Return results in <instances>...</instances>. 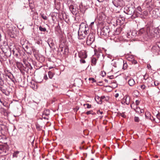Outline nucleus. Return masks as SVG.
Returning a JSON list of instances; mask_svg holds the SVG:
<instances>
[{
    "instance_id": "nucleus-37",
    "label": "nucleus",
    "mask_w": 160,
    "mask_h": 160,
    "mask_svg": "<svg viewBox=\"0 0 160 160\" xmlns=\"http://www.w3.org/2000/svg\"><path fill=\"white\" fill-rule=\"evenodd\" d=\"M65 52H68V49L67 48H66L65 49Z\"/></svg>"
},
{
    "instance_id": "nucleus-29",
    "label": "nucleus",
    "mask_w": 160,
    "mask_h": 160,
    "mask_svg": "<svg viewBox=\"0 0 160 160\" xmlns=\"http://www.w3.org/2000/svg\"><path fill=\"white\" fill-rule=\"evenodd\" d=\"M44 78L45 80H47L48 79L47 76L46 74L44 75Z\"/></svg>"
},
{
    "instance_id": "nucleus-10",
    "label": "nucleus",
    "mask_w": 160,
    "mask_h": 160,
    "mask_svg": "<svg viewBox=\"0 0 160 160\" xmlns=\"http://www.w3.org/2000/svg\"><path fill=\"white\" fill-rule=\"evenodd\" d=\"M128 83L130 86H133L135 85V82L133 79L131 78L128 81Z\"/></svg>"
},
{
    "instance_id": "nucleus-22",
    "label": "nucleus",
    "mask_w": 160,
    "mask_h": 160,
    "mask_svg": "<svg viewBox=\"0 0 160 160\" xmlns=\"http://www.w3.org/2000/svg\"><path fill=\"white\" fill-rule=\"evenodd\" d=\"M84 106L85 107L86 106V107L88 108H91V105H89V104L88 103L84 104Z\"/></svg>"
},
{
    "instance_id": "nucleus-5",
    "label": "nucleus",
    "mask_w": 160,
    "mask_h": 160,
    "mask_svg": "<svg viewBox=\"0 0 160 160\" xmlns=\"http://www.w3.org/2000/svg\"><path fill=\"white\" fill-rule=\"evenodd\" d=\"M130 97L128 96H125L123 99V101L126 104L128 105L129 103Z\"/></svg>"
},
{
    "instance_id": "nucleus-36",
    "label": "nucleus",
    "mask_w": 160,
    "mask_h": 160,
    "mask_svg": "<svg viewBox=\"0 0 160 160\" xmlns=\"http://www.w3.org/2000/svg\"><path fill=\"white\" fill-rule=\"evenodd\" d=\"M3 148V147L2 146H0V150H2Z\"/></svg>"
},
{
    "instance_id": "nucleus-18",
    "label": "nucleus",
    "mask_w": 160,
    "mask_h": 160,
    "mask_svg": "<svg viewBox=\"0 0 160 160\" xmlns=\"http://www.w3.org/2000/svg\"><path fill=\"white\" fill-rule=\"evenodd\" d=\"M41 17L44 20H47V17L44 14H41Z\"/></svg>"
},
{
    "instance_id": "nucleus-12",
    "label": "nucleus",
    "mask_w": 160,
    "mask_h": 160,
    "mask_svg": "<svg viewBox=\"0 0 160 160\" xmlns=\"http://www.w3.org/2000/svg\"><path fill=\"white\" fill-rule=\"evenodd\" d=\"M48 41V43L50 47L51 48L52 47L54 44V43L53 42V41Z\"/></svg>"
},
{
    "instance_id": "nucleus-14",
    "label": "nucleus",
    "mask_w": 160,
    "mask_h": 160,
    "mask_svg": "<svg viewBox=\"0 0 160 160\" xmlns=\"http://www.w3.org/2000/svg\"><path fill=\"white\" fill-rule=\"evenodd\" d=\"M19 153V152L16 151L14 152L13 154L12 157L13 158H17L18 156V155Z\"/></svg>"
},
{
    "instance_id": "nucleus-43",
    "label": "nucleus",
    "mask_w": 160,
    "mask_h": 160,
    "mask_svg": "<svg viewBox=\"0 0 160 160\" xmlns=\"http://www.w3.org/2000/svg\"><path fill=\"white\" fill-rule=\"evenodd\" d=\"M0 102H1V100H0Z\"/></svg>"
},
{
    "instance_id": "nucleus-21",
    "label": "nucleus",
    "mask_w": 160,
    "mask_h": 160,
    "mask_svg": "<svg viewBox=\"0 0 160 160\" xmlns=\"http://www.w3.org/2000/svg\"><path fill=\"white\" fill-rule=\"evenodd\" d=\"M118 115L119 116H121V117L123 118H125L126 117V115H125L124 113H120L119 114H118Z\"/></svg>"
},
{
    "instance_id": "nucleus-3",
    "label": "nucleus",
    "mask_w": 160,
    "mask_h": 160,
    "mask_svg": "<svg viewBox=\"0 0 160 160\" xmlns=\"http://www.w3.org/2000/svg\"><path fill=\"white\" fill-rule=\"evenodd\" d=\"M109 28L108 27H104L101 30V33L103 35H107L109 32Z\"/></svg>"
},
{
    "instance_id": "nucleus-1",
    "label": "nucleus",
    "mask_w": 160,
    "mask_h": 160,
    "mask_svg": "<svg viewBox=\"0 0 160 160\" xmlns=\"http://www.w3.org/2000/svg\"><path fill=\"white\" fill-rule=\"evenodd\" d=\"M152 29V28L149 26H147L144 28H142L140 29L138 31V35H141L142 34L144 33L146 35H147L150 38H152L155 36L154 34L150 32V30Z\"/></svg>"
},
{
    "instance_id": "nucleus-35",
    "label": "nucleus",
    "mask_w": 160,
    "mask_h": 160,
    "mask_svg": "<svg viewBox=\"0 0 160 160\" xmlns=\"http://www.w3.org/2000/svg\"><path fill=\"white\" fill-rule=\"evenodd\" d=\"M127 37L128 38H130V35L128 34V33H127Z\"/></svg>"
},
{
    "instance_id": "nucleus-9",
    "label": "nucleus",
    "mask_w": 160,
    "mask_h": 160,
    "mask_svg": "<svg viewBox=\"0 0 160 160\" xmlns=\"http://www.w3.org/2000/svg\"><path fill=\"white\" fill-rule=\"evenodd\" d=\"M87 40H95V35L93 33H90L89 34L87 37Z\"/></svg>"
},
{
    "instance_id": "nucleus-17",
    "label": "nucleus",
    "mask_w": 160,
    "mask_h": 160,
    "mask_svg": "<svg viewBox=\"0 0 160 160\" xmlns=\"http://www.w3.org/2000/svg\"><path fill=\"white\" fill-rule=\"evenodd\" d=\"M92 63L94 64H96L97 62L96 59L94 57H92Z\"/></svg>"
},
{
    "instance_id": "nucleus-24",
    "label": "nucleus",
    "mask_w": 160,
    "mask_h": 160,
    "mask_svg": "<svg viewBox=\"0 0 160 160\" xmlns=\"http://www.w3.org/2000/svg\"><path fill=\"white\" fill-rule=\"evenodd\" d=\"M89 80L90 81H92V83H93V82H95V81L94 79V78H89Z\"/></svg>"
},
{
    "instance_id": "nucleus-32",
    "label": "nucleus",
    "mask_w": 160,
    "mask_h": 160,
    "mask_svg": "<svg viewBox=\"0 0 160 160\" xmlns=\"http://www.w3.org/2000/svg\"><path fill=\"white\" fill-rule=\"evenodd\" d=\"M59 47H60V48L59 49H60V50L62 52V50H63L62 47H61L60 46Z\"/></svg>"
},
{
    "instance_id": "nucleus-16",
    "label": "nucleus",
    "mask_w": 160,
    "mask_h": 160,
    "mask_svg": "<svg viewBox=\"0 0 160 160\" xmlns=\"http://www.w3.org/2000/svg\"><path fill=\"white\" fill-rule=\"evenodd\" d=\"M39 30L41 32H45L46 31V29L45 28H43L41 26L39 27Z\"/></svg>"
},
{
    "instance_id": "nucleus-31",
    "label": "nucleus",
    "mask_w": 160,
    "mask_h": 160,
    "mask_svg": "<svg viewBox=\"0 0 160 160\" xmlns=\"http://www.w3.org/2000/svg\"><path fill=\"white\" fill-rule=\"evenodd\" d=\"M81 62L82 63H84L85 62V61L84 60H81Z\"/></svg>"
},
{
    "instance_id": "nucleus-11",
    "label": "nucleus",
    "mask_w": 160,
    "mask_h": 160,
    "mask_svg": "<svg viewBox=\"0 0 160 160\" xmlns=\"http://www.w3.org/2000/svg\"><path fill=\"white\" fill-rule=\"evenodd\" d=\"M156 117L158 119V120L155 121V119L153 118V121H155V122L158 123L160 121V113H158L156 115Z\"/></svg>"
},
{
    "instance_id": "nucleus-6",
    "label": "nucleus",
    "mask_w": 160,
    "mask_h": 160,
    "mask_svg": "<svg viewBox=\"0 0 160 160\" xmlns=\"http://www.w3.org/2000/svg\"><path fill=\"white\" fill-rule=\"evenodd\" d=\"M151 28H152V29H151L150 30V32H152V33L154 34L155 36L154 37H155L156 36L155 35L158 34V33H159L160 32V30H159V28H156L153 29V32H152V30L153 29V28L152 27H151Z\"/></svg>"
},
{
    "instance_id": "nucleus-26",
    "label": "nucleus",
    "mask_w": 160,
    "mask_h": 160,
    "mask_svg": "<svg viewBox=\"0 0 160 160\" xmlns=\"http://www.w3.org/2000/svg\"><path fill=\"white\" fill-rule=\"evenodd\" d=\"M139 101L138 100H137L136 101L135 103L137 106L138 105L139 103Z\"/></svg>"
},
{
    "instance_id": "nucleus-19",
    "label": "nucleus",
    "mask_w": 160,
    "mask_h": 160,
    "mask_svg": "<svg viewBox=\"0 0 160 160\" xmlns=\"http://www.w3.org/2000/svg\"><path fill=\"white\" fill-rule=\"evenodd\" d=\"M140 87L142 90H145L146 88V87L144 84L140 85Z\"/></svg>"
},
{
    "instance_id": "nucleus-15",
    "label": "nucleus",
    "mask_w": 160,
    "mask_h": 160,
    "mask_svg": "<svg viewBox=\"0 0 160 160\" xmlns=\"http://www.w3.org/2000/svg\"><path fill=\"white\" fill-rule=\"evenodd\" d=\"M48 75L49 78L52 79L53 76V74L51 71H49L48 72Z\"/></svg>"
},
{
    "instance_id": "nucleus-25",
    "label": "nucleus",
    "mask_w": 160,
    "mask_h": 160,
    "mask_svg": "<svg viewBox=\"0 0 160 160\" xmlns=\"http://www.w3.org/2000/svg\"><path fill=\"white\" fill-rule=\"evenodd\" d=\"M97 113L98 114H102L103 113V112H102L100 111V110H98L97 112Z\"/></svg>"
},
{
    "instance_id": "nucleus-23",
    "label": "nucleus",
    "mask_w": 160,
    "mask_h": 160,
    "mask_svg": "<svg viewBox=\"0 0 160 160\" xmlns=\"http://www.w3.org/2000/svg\"><path fill=\"white\" fill-rule=\"evenodd\" d=\"M134 121L137 122H138L139 121V119L138 117H135L134 118Z\"/></svg>"
},
{
    "instance_id": "nucleus-38",
    "label": "nucleus",
    "mask_w": 160,
    "mask_h": 160,
    "mask_svg": "<svg viewBox=\"0 0 160 160\" xmlns=\"http://www.w3.org/2000/svg\"><path fill=\"white\" fill-rule=\"evenodd\" d=\"M105 97L104 96H102L101 98H102V99H104V98H105Z\"/></svg>"
},
{
    "instance_id": "nucleus-13",
    "label": "nucleus",
    "mask_w": 160,
    "mask_h": 160,
    "mask_svg": "<svg viewBox=\"0 0 160 160\" xmlns=\"http://www.w3.org/2000/svg\"><path fill=\"white\" fill-rule=\"evenodd\" d=\"M145 115L147 119H151V114L149 112H146L145 113Z\"/></svg>"
},
{
    "instance_id": "nucleus-28",
    "label": "nucleus",
    "mask_w": 160,
    "mask_h": 160,
    "mask_svg": "<svg viewBox=\"0 0 160 160\" xmlns=\"http://www.w3.org/2000/svg\"><path fill=\"white\" fill-rule=\"evenodd\" d=\"M154 83L155 86H157L158 84V81L154 82Z\"/></svg>"
},
{
    "instance_id": "nucleus-27",
    "label": "nucleus",
    "mask_w": 160,
    "mask_h": 160,
    "mask_svg": "<svg viewBox=\"0 0 160 160\" xmlns=\"http://www.w3.org/2000/svg\"><path fill=\"white\" fill-rule=\"evenodd\" d=\"M127 64H123V68L124 69H125L126 68H127Z\"/></svg>"
},
{
    "instance_id": "nucleus-7",
    "label": "nucleus",
    "mask_w": 160,
    "mask_h": 160,
    "mask_svg": "<svg viewBox=\"0 0 160 160\" xmlns=\"http://www.w3.org/2000/svg\"><path fill=\"white\" fill-rule=\"evenodd\" d=\"M81 25H80V27L82 28L83 33L87 34L89 32V28L88 27V26H86V25H85L84 28L81 27Z\"/></svg>"
},
{
    "instance_id": "nucleus-40",
    "label": "nucleus",
    "mask_w": 160,
    "mask_h": 160,
    "mask_svg": "<svg viewBox=\"0 0 160 160\" xmlns=\"http://www.w3.org/2000/svg\"><path fill=\"white\" fill-rule=\"evenodd\" d=\"M47 112H48L47 113V115H49V112L48 111H47Z\"/></svg>"
},
{
    "instance_id": "nucleus-20",
    "label": "nucleus",
    "mask_w": 160,
    "mask_h": 160,
    "mask_svg": "<svg viewBox=\"0 0 160 160\" xmlns=\"http://www.w3.org/2000/svg\"><path fill=\"white\" fill-rule=\"evenodd\" d=\"M93 41H86V43L87 45L90 46L91 45Z\"/></svg>"
},
{
    "instance_id": "nucleus-34",
    "label": "nucleus",
    "mask_w": 160,
    "mask_h": 160,
    "mask_svg": "<svg viewBox=\"0 0 160 160\" xmlns=\"http://www.w3.org/2000/svg\"><path fill=\"white\" fill-rule=\"evenodd\" d=\"M119 94L118 93H116L115 95V97L116 98L118 97Z\"/></svg>"
},
{
    "instance_id": "nucleus-30",
    "label": "nucleus",
    "mask_w": 160,
    "mask_h": 160,
    "mask_svg": "<svg viewBox=\"0 0 160 160\" xmlns=\"http://www.w3.org/2000/svg\"><path fill=\"white\" fill-rule=\"evenodd\" d=\"M91 111H88L86 112V114H87V115H89V114H91Z\"/></svg>"
},
{
    "instance_id": "nucleus-39",
    "label": "nucleus",
    "mask_w": 160,
    "mask_h": 160,
    "mask_svg": "<svg viewBox=\"0 0 160 160\" xmlns=\"http://www.w3.org/2000/svg\"><path fill=\"white\" fill-rule=\"evenodd\" d=\"M98 1L99 2H101L103 0H98Z\"/></svg>"
},
{
    "instance_id": "nucleus-42",
    "label": "nucleus",
    "mask_w": 160,
    "mask_h": 160,
    "mask_svg": "<svg viewBox=\"0 0 160 160\" xmlns=\"http://www.w3.org/2000/svg\"><path fill=\"white\" fill-rule=\"evenodd\" d=\"M132 105H131V107H132Z\"/></svg>"
},
{
    "instance_id": "nucleus-41",
    "label": "nucleus",
    "mask_w": 160,
    "mask_h": 160,
    "mask_svg": "<svg viewBox=\"0 0 160 160\" xmlns=\"http://www.w3.org/2000/svg\"><path fill=\"white\" fill-rule=\"evenodd\" d=\"M93 23H94V22H92L91 23V24H93Z\"/></svg>"
},
{
    "instance_id": "nucleus-8",
    "label": "nucleus",
    "mask_w": 160,
    "mask_h": 160,
    "mask_svg": "<svg viewBox=\"0 0 160 160\" xmlns=\"http://www.w3.org/2000/svg\"><path fill=\"white\" fill-rule=\"evenodd\" d=\"M122 28L121 27H119L117 28L115 31V34L116 35H118L122 31Z\"/></svg>"
},
{
    "instance_id": "nucleus-2",
    "label": "nucleus",
    "mask_w": 160,
    "mask_h": 160,
    "mask_svg": "<svg viewBox=\"0 0 160 160\" xmlns=\"http://www.w3.org/2000/svg\"><path fill=\"white\" fill-rule=\"evenodd\" d=\"M82 32H83L82 28L80 27L78 31L79 39H84L86 37V35L87 34L84 33H83Z\"/></svg>"
},
{
    "instance_id": "nucleus-33",
    "label": "nucleus",
    "mask_w": 160,
    "mask_h": 160,
    "mask_svg": "<svg viewBox=\"0 0 160 160\" xmlns=\"http://www.w3.org/2000/svg\"><path fill=\"white\" fill-rule=\"evenodd\" d=\"M147 67L148 69L150 68L151 67V66L149 64H148L147 65Z\"/></svg>"
},
{
    "instance_id": "nucleus-4",
    "label": "nucleus",
    "mask_w": 160,
    "mask_h": 160,
    "mask_svg": "<svg viewBox=\"0 0 160 160\" xmlns=\"http://www.w3.org/2000/svg\"><path fill=\"white\" fill-rule=\"evenodd\" d=\"M79 56L81 58H86L87 56L85 51H82L79 53Z\"/></svg>"
}]
</instances>
